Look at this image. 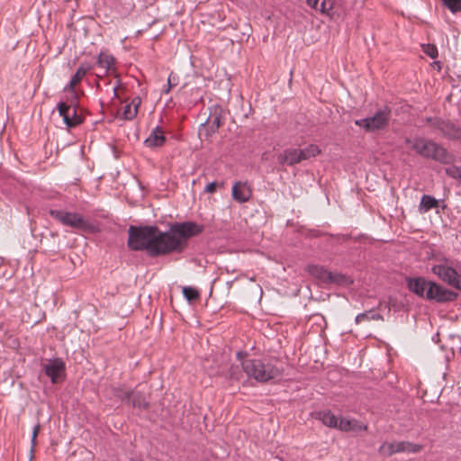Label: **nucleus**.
Here are the masks:
<instances>
[{
  "mask_svg": "<svg viewBox=\"0 0 461 461\" xmlns=\"http://www.w3.org/2000/svg\"><path fill=\"white\" fill-rule=\"evenodd\" d=\"M431 126L438 131L445 138L452 140H461V128L448 120H429Z\"/></svg>",
  "mask_w": 461,
  "mask_h": 461,
  "instance_id": "obj_10",
  "label": "nucleus"
},
{
  "mask_svg": "<svg viewBox=\"0 0 461 461\" xmlns=\"http://www.w3.org/2000/svg\"><path fill=\"white\" fill-rule=\"evenodd\" d=\"M43 370L51 383L57 384L65 376V363L60 358H54L43 366Z\"/></svg>",
  "mask_w": 461,
  "mask_h": 461,
  "instance_id": "obj_13",
  "label": "nucleus"
},
{
  "mask_svg": "<svg viewBox=\"0 0 461 461\" xmlns=\"http://www.w3.org/2000/svg\"><path fill=\"white\" fill-rule=\"evenodd\" d=\"M306 271L309 275L324 284H344L347 280L346 276L330 272L319 265H309L306 267Z\"/></svg>",
  "mask_w": 461,
  "mask_h": 461,
  "instance_id": "obj_8",
  "label": "nucleus"
},
{
  "mask_svg": "<svg viewBox=\"0 0 461 461\" xmlns=\"http://www.w3.org/2000/svg\"><path fill=\"white\" fill-rule=\"evenodd\" d=\"M183 294L188 302L195 301L199 298V292L191 286H185L183 288Z\"/></svg>",
  "mask_w": 461,
  "mask_h": 461,
  "instance_id": "obj_30",
  "label": "nucleus"
},
{
  "mask_svg": "<svg viewBox=\"0 0 461 461\" xmlns=\"http://www.w3.org/2000/svg\"><path fill=\"white\" fill-rule=\"evenodd\" d=\"M130 390L131 389H126L124 385H120L112 387V393L114 397L125 403Z\"/></svg>",
  "mask_w": 461,
  "mask_h": 461,
  "instance_id": "obj_27",
  "label": "nucleus"
},
{
  "mask_svg": "<svg viewBox=\"0 0 461 461\" xmlns=\"http://www.w3.org/2000/svg\"><path fill=\"white\" fill-rule=\"evenodd\" d=\"M308 5L326 14L332 20L340 17L341 12L334 0H306Z\"/></svg>",
  "mask_w": 461,
  "mask_h": 461,
  "instance_id": "obj_11",
  "label": "nucleus"
},
{
  "mask_svg": "<svg viewBox=\"0 0 461 461\" xmlns=\"http://www.w3.org/2000/svg\"><path fill=\"white\" fill-rule=\"evenodd\" d=\"M422 448L423 447L420 444L409 441H394L383 443L379 447L378 452L382 456H391L396 453H419Z\"/></svg>",
  "mask_w": 461,
  "mask_h": 461,
  "instance_id": "obj_7",
  "label": "nucleus"
},
{
  "mask_svg": "<svg viewBox=\"0 0 461 461\" xmlns=\"http://www.w3.org/2000/svg\"><path fill=\"white\" fill-rule=\"evenodd\" d=\"M113 91H114V95H117V86H115V87L113 88Z\"/></svg>",
  "mask_w": 461,
  "mask_h": 461,
  "instance_id": "obj_37",
  "label": "nucleus"
},
{
  "mask_svg": "<svg viewBox=\"0 0 461 461\" xmlns=\"http://www.w3.org/2000/svg\"><path fill=\"white\" fill-rule=\"evenodd\" d=\"M57 109L68 128L77 127L83 122V117L77 113L76 108L73 110L72 115L69 114L70 105L66 103L59 102Z\"/></svg>",
  "mask_w": 461,
  "mask_h": 461,
  "instance_id": "obj_14",
  "label": "nucleus"
},
{
  "mask_svg": "<svg viewBox=\"0 0 461 461\" xmlns=\"http://www.w3.org/2000/svg\"><path fill=\"white\" fill-rule=\"evenodd\" d=\"M426 295V300L441 303L454 302L458 296L456 292L447 289L434 281H429Z\"/></svg>",
  "mask_w": 461,
  "mask_h": 461,
  "instance_id": "obj_9",
  "label": "nucleus"
},
{
  "mask_svg": "<svg viewBox=\"0 0 461 461\" xmlns=\"http://www.w3.org/2000/svg\"><path fill=\"white\" fill-rule=\"evenodd\" d=\"M438 201L429 194H423L420 199V212H427L429 210L438 207Z\"/></svg>",
  "mask_w": 461,
  "mask_h": 461,
  "instance_id": "obj_25",
  "label": "nucleus"
},
{
  "mask_svg": "<svg viewBox=\"0 0 461 461\" xmlns=\"http://www.w3.org/2000/svg\"><path fill=\"white\" fill-rule=\"evenodd\" d=\"M92 68L89 64L82 63L77 69L75 75L71 77L68 85L64 88L65 91H75L76 86L82 80V78L87 74Z\"/></svg>",
  "mask_w": 461,
  "mask_h": 461,
  "instance_id": "obj_21",
  "label": "nucleus"
},
{
  "mask_svg": "<svg viewBox=\"0 0 461 461\" xmlns=\"http://www.w3.org/2000/svg\"><path fill=\"white\" fill-rule=\"evenodd\" d=\"M422 50L423 52L431 59H436L438 57V49L434 44L422 45Z\"/></svg>",
  "mask_w": 461,
  "mask_h": 461,
  "instance_id": "obj_33",
  "label": "nucleus"
},
{
  "mask_svg": "<svg viewBox=\"0 0 461 461\" xmlns=\"http://www.w3.org/2000/svg\"><path fill=\"white\" fill-rule=\"evenodd\" d=\"M165 141L164 131L160 127L157 126L145 140L144 144L149 148H157L163 146Z\"/></svg>",
  "mask_w": 461,
  "mask_h": 461,
  "instance_id": "obj_20",
  "label": "nucleus"
},
{
  "mask_svg": "<svg viewBox=\"0 0 461 461\" xmlns=\"http://www.w3.org/2000/svg\"><path fill=\"white\" fill-rule=\"evenodd\" d=\"M125 404L140 411L148 410L149 402L147 400L145 393L138 390H130Z\"/></svg>",
  "mask_w": 461,
  "mask_h": 461,
  "instance_id": "obj_16",
  "label": "nucleus"
},
{
  "mask_svg": "<svg viewBox=\"0 0 461 461\" xmlns=\"http://www.w3.org/2000/svg\"><path fill=\"white\" fill-rule=\"evenodd\" d=\"M217 183L216 182H211L206 185L204 188V192L212 194L216 191Z\"/></svg>",
  "mask_w": 461,
  "mask_h": 461,
  "instance_id": "obj_36",
  "label": "nucleus"
},
{
  "mask_svg": "<svg viewBox=\"0 0 461 461\" xmlns=\"http://www.w3.org/2000/svg\"><path fill=\"white\" fill-rule=\"evenodd\" d=\"M431 272L436 275L443 283L461 291V274L454 268L451 260L442 258L431 267Z\"/></svg>",
  "mask_w": 461,
  "mask_h": 461,
  "instance_id": "obj_5",
  "label": "nucleus"
},
{
  "mask_svg": "<svg viewBox=\"0 0 461 461\" xmlns=\"http://www.w3.org/2000/svg\"><path fill=\"white\" fill-rule=\"evenodd\" d=\"M96 65L104 69V75L115 71V59L113 55L101 51L96 59Z\"/></svg>",
  "mask_w": 461,
  "mask_h": 461,
  "instance_id": "obj_19",
  "label": "nucleus"
},
{
  "mask_svg": "<svg viewBox=\"0 0 461 461\" xmlns=\"http://www.w3.org/2000/svg\"><path fill=\"white\" fill-rule=\"evenodd\" d=\"M40 429H41V425H40V423H37L33 427L32 435V449H31L32 451H33V448L36 445L37 436H38Z\"/></svg>",
  "mask_w": 461,
  "mask_h": 461,
  "instance_id": "obj_34",
  "label": "nucleus"
},
{
  "mask_svg": "<svg viewBox=\"0 0 461 461\" xmlns=\"http://www.w3.org/2000/svg\"><path fill=\"white\" fill-rule=\"evenodd\" d=\"M175 79H176V77L174 75V73H170L168 78H167V88L164 90V93L165 94H168L170 89L176 86V82H175Z\"/></svg>",
  "mask_w": 461,
  "mask_h": 461,
  "instance_id": "obj_35",
  "label": "nucleus"
},
{
  "mask_svg": "<svg viewBox=\"0 0 461 461\" xmlns=\"http://www.w3.org/2000/svg\"><path fill=\"white\" fill-rule=\"evenodd\" d=\"M130 461H143V460H140V459H131Z\"/></svg>",
  "mask_w": 461,
  "mask_h": 461,
  "instance_id": "obj_38",
  "label": "nucleus"
},
{
  "mask_svg": "<svg viewBox=\"0 0 461 461\" xmlns=\"http://www.w3.org/2000/svg\"><path fill=\"white\" fill-rule=\"evenodd\" d=\"M442 5L452 14L461 12V0H440Z\"/></svg>",
  "mask_w": 461,
  "mask_h": 461,
  "instance_id": "obj_28",
  "label": "nucleus"
},
{
  "mask_svg": "<svg viewBox=\"0 0 461 461\" xmlns=\"http://www.w3.org/2000/svg\"><path fill=\"white\" fill-rule=\"evenodd\" d=\"M445 173L449 177L461 181V167L452 165L445 168Z\"/></svg>",
  "mask_w": 461,
  "mask_h": 461,
  "instance_id": "obj_31",
  "label": "nucleus"
},
{
  "mask_svg": "<svg viewBox=\"0 0 461 461\" xmlns=\"http://www.w3.org/2000/svg\"><path fill=\"white\" fill-rule=\"evenodd\" d=\"M50 215L65 226H69L82 231L94 230V225L79 213L61 210H50Z\"/></svg>",
  "mask_w": 461,
  "mask_h": 461,
  "instance_id": "obj_6",
  "label": "nucleus"
},
{
  "mask_svg": "<svg viewBox=\"0 0 461 461\" xmlns=\"http://www.w3.org/2000/svg\"><path fill=\"white\" fill-rule=\"evenodd\" d=\"M251 190L247 185L245 182H235L232 186L231 195L232 198L239 202L240 203H243L248 202L251 197Z\"/></svg>",
  "mask_w": 461,
  "mask_h": 461,
  "instance_id": "obj_17",
  "label": "nucleus"
},
{
  "mask_svg": "<svg viewBox=\"0 0 461 461\" xmlns=\"http://www.w3.org/2000/svg\"><path fill=\"white\" fill-rule=\"evenodd\" d=\"M316 419L320 420L325 426L339 429L340 418L337 417L330 411H320L316 413Z\"/></svg>",
  "mask_w": 461,
  "mask_h": 461,
  "instance_id": "obj_22",
  "label": "nucleus"
},
{
  "mask_svg": "<svg viewBox=\"0 0 461 461\" xmlns=\"http://www.w3.org/2000/svg\"><path fill=\"white\" fill-rule=\"evenodd\" d=\"M246 353L237 352V358L241 362V367L246 375L260 383H266L276 379L282 375V369L274 365L271 361L261 359L244 358Z\"/></svg>",
  "mask_w": 461,
  "mask_h": 461,
  "instance_id": "obj_2",
  "label": "nucleus"
},
{
  "mask_svg": "<svg viewBox=\"0 0 461 461\" xmlns=\"http://www.w3.org/2000/svg\"><path fill=\"white\" fill-rule=\"evenodd\" d=\"M391 118L392 109L384 105L366 118L355 120L354 123L362 128L365 131L374 133L386 130Z\"/></svg>",
  "mask_w": 461,
  "mask_h": 461,
  "instance_id": "obj_4",
  "label": "nucleus"
},
{
  "mask_svg": "<svg viewBox=\"0 0 461 461\" xmlns=\"http://www.w3.org/2000/svg\"><path fill=\"white\" fill-rule=\"evenodd\" d=\"M138 113V104L131 107V104H126L123 108V118L125 120H132L135 118Z\"/></svg>",
  "mask_w": 461,
  "mask_h": 461,
  "instance_id": "obj_32",
  "label": "nucleus"
},
{
  "mask_svg": "<svg viewBox=\"0 0 461 461\" xmlns=\"http://www.w3.org/2000/svg\"><path fill=\"white\" fill-rule=\"evenodd\" d=\"M243 369L239 366L231 365L229 368L228 377L231 380L239 381L243 377Z\"/></svg>",
  "mask_w": 461,
  "mask_h": 461,
  "instance_id": "obj_29",
  "label": "nucleus"
},
{
  "mask_svg": "<svg viewBox=\"0 0 461 461\" xmlns=\"http://www.w3.org/2000/svg\"><path fill=\"white\" fill-rule=\"evenodd\" d=\"M278 161L282 165L294 166L300 163L297 149H286L279 154Z\"/></svg>",
  "mask_w": 461,
  "mask_h": 461,
  "instance_id": "obj_23",
  "label": "nucleus"
},
{
  "mask_svg": "<svg viewBox=\"0 0 461 461\" xmlns=\"http://www.w3.org/2000/svg\"><path fill=\"white\" fill-rule=\"evenodd\" d=\"M384 318L380 313L375 312V311L370 310L365 312L359 313L356 316L355 321L357 324H359L363 321H383Z\"/></svg>",
  "mask_w": 461,
  "mask_h": 461,
  "instance_id": "obj_26",
  "label": "nucleus"
},
{
  "mask_svg": "<svg viewBox=\"0 0 461 461\" xmlns=\"http://www.w3.org/2000/svg\"><path fill=\"white\" fill-rule=\"evenodd\" d=\"M339 429L343 432H360L367 429V425L356 419H344L340 417Z\"/></svg>",
  "mask_w": 461,
  "mask_h": 461,
  "instance_id": "obj_18",
  "label": "nucleus"
},
{
  "mask_svg": "<svg viewBox=\"0 0 461 461\" xmlns=\"http://www.w3.org/2000/svg\"><path fill=\"white\" fill-rule=\"evenodd\" d=\"M411 148L423 158L433 159L441 164L449 165L455 161L454 155L432 140L416 139L412 142Z\"/></svg>",
  "mask_w": 461,
  "mask_h": 461,
  "instance_id": "obj_3",
  "label": "nucleus"
},
{
  "mask_svg": "<svg viewBox=\"0 0 461 461\" xmlns=\"http://www.w3.org/2000/svg\"><path fill=\"white\" fill-rule=\"evenodd\" d=\"M429 281L424 277H407L406 285L409 291L420 298L426 299V291L428 290Z\"/></svg>",
  "mask_w": 461,
  "mask_h": 461,
  "instance_id": "obj_15",
  "label": "nucleus"
},
{
  "mask_svg": "<svg viewBox=\"0 0 461 461\" xmlns=\"http://www.w3.org/2000/svg\"><path fill=\"white\" fill-rule=\"evenodd\" d=\"M226 112L220 104H213L209 107V116L206 120L208 124V134H212L224 123Z\"/></svg>",
  "mask_w": 461,
  "mask_h": 461,
  "instance_id": "obj_12",
  "label": "nucleus"
},
{
  "mask_svg": "<svg viewBox=\"0 0 461 461\" xmlns=\"http://www.w3.org/2000/svg\"><path fill=\"white\" fill-rule=\"evenodd\" d=\"M203 230V225L190 221L174 222L167 231L160 230L157 226L131 225L127 246L132 251H146L152 258L181 253L187 247V240Z\"/></svg>",
  "mask_w": 461,
  "mask_h": 461,
  "instance_id": "obj_1",
  "label": "nucleus"
},
{
  "mask_svg": "<svg viewBox=\"0 0 461 461\" xmlns=\"http://www.w3.org/2000/svg\"><path fill=\"white\" fill-rule=\"evenodd\" d=\"M297 152L299 155L300 162H302L303 160L315 158L316 156L321 154V150L318 145L310 144L304 149H297Z\"/></svg>",
  "mask_w": 461,
  "mask_h": 461,
  "instance_id": "obj_24",
  "label": "nucleus"
}]
</instances>
